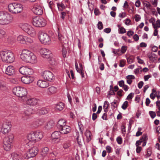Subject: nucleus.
Listing matches in <instances>:
<instances>
[{
	"instance_id": "1",
	"label": "nucleus",
	"mask_w": 160,
	"mask_h": 160,
	"mask_svg": "<svg viewBox=\"0 0 160 160\" xmlns=\"http://www.w3.org/2000/svg\"><path fill=\"white\" fill-rule=\"evenodd\" d=\"M43 137V132H42L37 131L31 132L27 136V139L28 141L27 143V144L29 146H31L36 142L42 139Z\"/></svg>"
},
{
	"instance_id": "2",
	"label": "nucleus",
	"mask_w": 160,
	"mask_h": 160,
	"mask_svg": "<svg viewBox=\"0 0 160 160\" xmlns=\"http://www.w3.org/2000/svg\"><path fill=\"white\" fill-rule=\"evenodd\" d=\"M0 56L2 61L7 63H11L15 60L13 53L10 51L6 50L0 52Z\"/></svg>"
},
{
	"instance_id": "3",
	"label": "nucleus",
	"mask_w": 160,
	"mask_h": 160,
	"mask_svg": "<svg viewBox=\"0 0 160 160\" xmlns=\"http://www.w3.org/2000/svg\"><path fill=\"white\" fill-rule=\"evenodd\" d=\"M13 19V15L10 14L0 12V24L8 25L12 22Z\"/></svg>"
},
{
	"instance_id": "4",
	"label": "nucleus",
	"mask_w": 160,
	"mask_h": 160,
	"mask_svg": "<svg viewBox=\"0 0 160 160\" xmlns=\"http://www.w3.org/2000/svg\"><path fill=\"white\" fill-rule=\"evenodd\" d=\"M23 8L20 3L14 2L10 3L8 6V10L12 13L18 14L21 12Z\"/></svg>"
},
{
	"instance_id": "5",
	"label": "nucleus",
	"mask_w": 160,
	"mask_h": 160,
	"mask_svg": "<svg viewBox=\"0 0 160 160\" xmlns=\"http://www.w3.org/2000/svg\"><path fill=\"white\" fill-rule=\"evenodd\" d=\"M32 23L33 25L37 27H42L46 24V21L41 17H35L33 18Z\"/></svg>"
},
{
	"instance_id": "6",
	"label": "nucleus",
	"mask_w": 160,
	"mask_h": 160,
	"mask_svg": "<svg viewBox=\"0 0 160 160\" xmlns=\"http://www.w3.org/2000/svg\"><path fill=\"white\" fill-rule=\"evenodd\" d=\"M13 138L14 136L12 134L6 136L4 138L3 146L6 151H8L10 149L11 144L13 141Z\"/></svg>"
},
{
	"instance_id": "7",
	"label": "nucleus",
	"mask_w": 160,
	"mask_h": 160,
	"mask_svg": "<svg viewBox=\"0 0 160 160\" xmlns=\"http://www.w3.org/2000/svg\"><path fill=\"white\" fill-rule=\"evenodd\" d=\"M38 38L41 42L44 44H49L51 43L50 36L42 32H39L38 33Z\"/></svg>"
},
{
	"instance_id": "8",
	"label": "nucleus",
	"mask_w": 160,
	"mask_h": 160,
	"mask_svg": "<svg viewBox=\"0 0 160 160\" xmlns=\"http://www.w3.org/2000/svg\"><path fill=\"white\" fill-rule=\"evenodd\" d=\"M12 91L14 94L21 98L25 96L27 94V89L24 88L20 87H14Z\"/></svg>"
},
{
	"instance_id": "9",
	"label": "nucleus",
	"mask_w": 160,
	"mask_h": 160,
	"mask_svg": "<svg viewBox=\"0 0 160 160\" xmlns=\"http://www.w3.org/2000/svg\"><path fill=\"white\" fill-rule=\"evenodd\" d=\"M38 149L37 146H33L29 150V151L24 154V157L25 159L33 158L38 154Z\"/></svg>"
},
{
	"instance_id": "10",
	"label": "nucleus",
	"mask_w": 160,
	"mask_h": 160,
	"mask_svg": "<svg viewBox=\"0 0 160 160\" xmlns=\"http://www.w3.org/2000/svg\"><path fill=\"white\" fill-rule=\"evenodd\" d=\"M12 127L11 123L9 122H4L2 124L1 132L3 134L8 132Z\"/></svg>"
},
{
	"instance_id": "11",
	"label": "nucleus",
	"mask_w": 160,
	"mask_h": 160,
	"mask_svg": "<svg viewBox=\"0 0 160 160\" xmlns=\"http://www.w3.org/2000/svg\"><path fill=\"white\" fill-rule=\"evenodd\" d=\"M32 52L27 49L23 50L21 54L20 58L23 61L27 62Z\"/></svg>"
},
{
	"instance_id": "12",
	"label": "nucleus",
	"mask_w": 160,
	"mask_h": 160,
	"mask_svg": "<svg viewBox=\"0 0 160 160\" xmlns=\"http://www.w3.org/2000/svg\"><path fill=\"white\" fill-rule=\"evenodd\" d=\"M43 78L45 79L50 82L53 80L54 79V75L50 71H45L42 75Z\"/></svg>"
},
{
	"instance_id": "13",
	"label": "nucleus",
	"mask_w": 160,
	"mask_h": 160,
	"mask_svg": "<svg viewBox=\"0 0 160 160\" xmlns=\"http://www.w3.org/2000/svg\"><path fill=\"white\" fill-rule=\"evenodd\" d=\"M20 72L22 75H30L33 73L32 69L27 67H22L19 69Z\"/></svg>"
},
{
	"instance_id": "14",
	"label": "nucleus",
	"mask_w": 160,
	"mask_h": 160,
	"mask_svg": "<svg viewBox=\"0 0 160 160\" xmlns=\"http://www.w3.org/2000/svg\"><path fill=\"white\" fill-rule=\"evenodd\" d=\"M40 53L42 57L46 58H49L52 55L51 51L45 48L41 49L40 50Z\"/></svg>"
},
{
	"instance_id": "15",
	"label": "nucleus",
	"mask_w": 160,
	"mask_h": 160,
	"mask_svg": "<svg viewBox=\"0 0 160 160\" xmlns=\"http://www.w3.org/2000/svg\"><path fill=\"white\" fill-rule=\"evenodd\" d=\"M32 11L36 14L41 15L42 13V8L38 4H35L32 8Z\"/></svg>"
},
{
	"instance_id": "16",
	"label": "nucleus",
	"mask_w": 160,
	"mask_h": 160,
	"mask_svg": "<svg viewBox=\"0 0 160 160\" xmlns=\"http://www.w3.org/2000/svg\"><path fill=\"white\" fill-rule=\"evenodd\" d=\"M22 82L25 84H28L32 83L34 80V78L30 75L22 77L21 78Z\"/></svg>"
},
{
	"instance_id": "17",
	"label": "nucleus",
	"mask_w": 160,
	"mask_h": 160,
	"mask_svg": "<svg viewBox=\"0 0 160 160\" xmlns=\"http://www.w3.org/2000/svg\"><path fill=\"white\" fill-rule=\"evenodd\" d=\"M39 100L35 98H30L26 101L27 104L30 106H35L39 102Z\"/></svg>"
},
{
	"instance_id": "18",
	"label": "nucleus",
	"mask_w": 160,
	"mask_h": 160,
	"mask_svg": "<svg viewBox=\"0 0 160 160\" xmlns=\"http://www.w3.org/2000/svg\"><path fill=\"white\" fill-rule=\"evenodd\" d=\"M61 134H65L70 133L71 132V128L67 125H65L59 129Z\"/></svg>"
},
{
	"instance_id": "19",
	"label": "nucleus",
	"mask_w": 160,
	"mask_h": 160,
	"mask_svg": "<svg viewBox=\"0 0 160 160\" xmlns=\"http://www.w3.org/2000/svg\"><path fill=\"white\" fill-rule=\"evenodd\" d=\"M14 68L12 66H9L6 70V73L9 76H12L14 74Z\"/></svg>"
},
{
	"instance_id": "20",
	"label": "nucleus",
	"mask_w": 160,
	"mask_h": 160,
	"mask_svg": "<svg viewBox=\"0 0 160 160\" xmlns=\"http://www.w3.org/2000/svg\"><path fill=\"white\" fill-rule=\"evenodd\" d=\"M38 86L41 88H45L49 86V83L46 81L42 80H39L37 82Z\"/></svg>"
},
{
	"instance_id": "21",
	"label": "nucleus",
	"mask_w": 160,
	"mask_h": 160,
	"mask_svg": "<svg viewBox=\"0 0 160 160\" xmlns=\"http://www.w3.org/2000/svg\"><path fill=\"white\" fill-rule=\"evenodd\" d=\"M58 38L59 40L62 43H64L66 41V39L63 36V32L62 30L58 29Z\"/></svg>"
},
{
	"instance_id": "22",
	"label": "nucleus",
	"mask_w": 160,
	"mask_h": 160,
	"mask_svg": "<svg viewBox=\"0 0 160 160\" xmlns=\"http://www.w3.org/2000/svg\"><path fill=\"white\" fill-rule=\"evenodd\" d=\"M37 62V59L36 56L32 52L27 62L34 63Z\"/></svg>"
},
{
	"instance_id": "23",
	"label": "nucleus",
	"mask_w": 160,
	"mask_h": 160,
	"mask_svg": "<svg viewBox=\"0 0 160 160\" xmlns=\"http://www.w3.org/2000/svg\"><path fill=\"white\" fill-rule=\"evenodd\" d=\"M61 134L60 131H55L52 133L51 138L53 140H58Z\"/></svg>"
},
{
	"instance_id": "24",
	"label": "nucleus",
	"mask_w": 160,
	"mask_h": 160,
	"mask_svg": "<svg viewBox=\"0 0 160 160\" xmlns=\"http://www.w3.org/2000/svg\"><path fill=\"white\" fill-rule=\"evenodd\" d=\"M66 120L63 119H60L58 122L57 124V127L59 129L62 127L66 125Z\"/></svg>"
},
{
	"instance_id": "25",
	"label": "nucleus",
	"mask_w": 160,
	"mask_h": 160,
	"mask_svg": "<svg viewBox=\"0 0 160 160\" xmlns=\"http://www.w3.org/2000/svg\"><path fill=\"white\" fill-rule=\"evenodd\" d=\"M54 125V121L51 120L48 122L45 125V127L46 129L49 130L52 128Z\"/></svg>"
},
{
	"instance_id": "26",
	"label": "nucleus",
	"mask_w": 160,
	"mask_h": 160,
	"mask_svg": "<svg viewBox=\"0 0 160 160\" xmlns=\"http://www.w3.org/2000/svg\"><path fill=\"white\" fill-rule=\"evenodd\" d=\"M85 135L87 138V142H88L92 139V135L91 132L90 131L86 130V131L85 132Z\"/></svg>"
},
{
	"instance_id": "27",
	"label": "nucleus",
	"mask_w": 160,
	"mask_h": 160,
	"mask_svg": "<svg viewBox=\"0 0 160 160\" xmlns=\"http://www.w3.org/2000/svg\"><path fill=\"white\" fill-rule=\"evenodd\" d=\"M28 34L32 36H34L36 34V32L33 28L31 26L29 28L27 31L26 32Z\"/></svg>"
},
{
	"instance_id": "28",
	"label": "nucleus",
	"mask_w": 160,
	"mask_h": 160,
	"mask_svg": "<svg viewBox=\"0 0 160 160\" xmlns=\"http://www.w3.org/2000/svg\"><path fill=\"white\" fill-rule=\"evenodd\" d=\"M20 28L25 32L27 31L30 25L27 23H22L20 25Z\"/></svg>"
},
{
	"instance_id": "29",
	"label": "nucleus",
	"mask_w": 160,
	"mask_h": 160,
	"mask_svg": "<svg viewBox=\"0 0 160 160\" xmlns=\"http://www.w3.org/2000/svg\"><path fill=\"white\" fill-rule=\"evenodd\" d=\"M57 88L54 86H51L48 89V92L49 94H52L57 92Z\"/></svg>"
},
{
	"instance_id": "30",
	"label": "nucleus",
	"mask_w": 160,
	"mask_h": 160,
	"mask_svg": "<svg viewBox=\"0 0 160 160\" xmlns=\"http://www.w3.org/2000/svg\"><path fill=\"white\" fill-rule=\"evenodd\" d=\"M65 105L62 102H59L57 103L56 105V108L57 109L59 110H62L64 108Z\"/></svg>"
},
{
	"instance_id": "31",
	"label": "nucleus",
	"mask_w": 160,
	"mask_h": 160,
	"mask_svg": "<svg viewBox=\"0 0 160 160\" xmlns=\"http://www.w3.org/2000/svg\"><path fill=\"white\" fill-rule=\"evenodd\" d=\"M25 36L22 35H19L17 37V40L20 43L22 44L25 43Z\"/></svg>"
},
{
	"instance_id": "32",
	"label": "nucleus",
	"mask_w": 160,
	"mask_h": 160,
	"mask_svg": "<svg viewBox=\"0 0 160 160\" xmlns=\"http://www.w3.org/2000/svg\"><path fill=\"white\" fill-rule=\"evenodd\" d=\"M25 158L24 157L23 158L21 155L17 153L14 154L13 157V160H24Z\"/></svg>"
},
{
	"instance_id": "33",
	"label": "nucleus",
	"mask_w": 160,
	"mask_h": 160,
	"mask_svg": "<svg viewBox=\"0 0 160 160\" xmlns=\"http://www.w3.org/2000/svg\"><path fill=\"white\" fill-rule=\"evenodd\" d=\"M34 112V111L31 108L25 110L24 112L25 115L27 116L30 115Z\"/></svg>"
},
{
	"instance_id": "34",
	"label": "nucleus",
	"mask_w": 160,
	"mask_h": 160,
	"mask_svg": "<svg viewBox=\"0 0 160 160\" xmlns=\"http://www.w3.org/2000/svg\"><path fill=\"white\" fill-rule=\"evenodd\" d=\"M48 112V109L45 108H42L39 110L38 112L40 114L43 115L47 113Z\"/></svg>"
},
{
	"instance_id": "35",
	"label": "nucleus",
	"mask_w": 160,
	"mask_h": 160,
	"mask_svg": "<svg viewBox=\"0 0 160 160\" xmlns=\"http://www.w3.org/2000/svg\"><path fill=\"white\" fill-rule=\"evenodd\" d=\"M148 140V138L146 134H144L142 137V140L143 142L142 146H145Z\"/></svg>"
},
{
	"instance_id": "36",
	"label": "nucleus",
	"mask_w": 160,
	"mask_h": 160,
	"mask_svg": "<svg viewBox=\"0 0 160 160\" xmlns=\"http://www.w3.org/2000/svg\"><path fill=\"white\" fill-rule=\"evenodd\" d=\"M71 146L70 142L69 141L65 142L63 144V148L64 149L68 148Z\"/></svg>"
},
{
	"instance_id": "37",
	"label": "nucleus",
	"mask_w": 160,
	"mask_h": 160,
	"mask_svg": "<svg viewBox=\"0 0 160 160\" xmlns=\"http://www.w3.org/2000/svg\"><path fill=\"white\" fill-rule=\"evenodd\" d=\"M52 55H51L49 58H48V61L49 63L51 65H55L56 63V61L54 58L52 57Z\"/></svg>"
},
{
	"instance_id": "38",
	"label": "nucleus",
	"mask_w": 160,
	"mask_h": 160,
	"mask_svg": "<svg viewBox=\"0 0 160 160\" xmlns=\"http://www.w3.org/2000/svg\"><path fill=\"white\" fill-rule=\"evenodd\" d=\"M49 151V148L48 147H44L43 148L41 152V154L45 156L48 153Z\"/></svg>"
},
{
	"instance_id": "39",
	"label": "nucleus",
	"mask_w": 160,
	"mask_h": 160,
	"mask_svg": "<svg viewBox=\"0 0 160 160\" xmlns=\"http://www.w3.org/2000/svg\"><path fill=\"white\" fill-rule=\"evenodd\" d=\"M109 103L107 101H105L104 102L103 108L105 112H107L108 111V108L109 106Z\"/></svg>"
},
{
	"instance_id": "40",
	"label": "nucleus",
	"mask_w": 160,
	"mask_h": 160,
	"mask_svg": "<svg viewBox=\"0 0 160 160\" xmlns=\"http://www.w3.org/2000/svg\"><path fill=\"white\" fill-rule=\"evenodd\" d=\"M143 5L148 9H151V6L149 2L147 1H144L143 2Z\"/></svg>"
},
{
	"instance_id": "41",
	"label": "nucleus",
	"mask_w": 160,
	"mask_h": 160,
	"mask_svg": "<svg viewBox=\"0 0 160 160\" xmlns=\"http://www.w3.org/2000/svg\"><path fill=\"white\" fill-rule=\"evenodd\" d=\"M25 43L26 44H28L32 42L33 40L32 38H30L25 37Z\"/></svg>"
},
{
	"instance_id": "42",
	"label": "nucleus",
	"mask_w": 160,
	"mask_h": 160,
	"mask_svg": "<svg viewBox=\"0 0 160 160\" xmlns=\"http://www.w3.org/2000/svg\"><path fill=\"white\" fill-rule=\"evenodd\" d=\"M40 126L42 125L45 122V120L42 118H39L37 120Z\"/></svg>"
},
{
	"instance_id": "43",
	"label": "nucleus",
	"mask_w": 160,
	"mask_h": 160,
	"mask_svg": "<svg viewBox=\"0 0 160 160\" xmlns=\"http://www.w3.org/2000/svg\"><path fill=\"white\" fill-rule=\"evenodd\" d=\"M128 102L125 101L122 104V108L123 110H126L128 107Z\"/></svg>"
},
{
	"instance_id": "44",
	"label": "nucleus",
	"mask_w": 160,
	"mask_h": 160,
	"mask_svg": "<svg viewBox=\"0 0 160 160\" xmlns=\"http://www.w3.org/2000/svg\"><path fill=\"white\" fill-rule=\"evenodd\" d=\"M77 140L79 145L80 146L82 144V142L83 141V139L82 138L78 136L77 138Z\"/></svg>"
},
{
	"instance_id": "45",
	"label": "nucleus",
	"mask_w": 160,
	"mask_h": 160,
	"mask_svg": "<svg viewBox=\"0 0 160 160\" xmlns=\"http://www.w3.org/2000/svg\"><path fill=\"white\" fill-rule=\"evenodd\" d=\"M98 28L99 30H102L103 29V26L102 22L101 21L98 22L97 24Z\"/></svg>"
},
{
	"instance_id": "46",
	"label": "nucleus",
	"mask_w": 160,
	"mask_h": 160,
	"mask_svg": "<svg viewBox=\"0 0 160 160\" xmlns=\"http://www.w3.org/2000/svg\"><path fill=\"white\" fill-rule=\"evenodd\" d=\"M6 83L3 81L0 80V88H3L6 87Z\"/></svg>"
},
{
	"instance_id": "47",
	"label": "nucleus",
	"mask_w": 160,
	"mask_h": 160,
	"mask_svg": "<svg viewBox=\"0 0 160 160\" xmlns=\"http://www.w3.org/2000/svg\"><path fill=\"white\" fill-rule=\"evenodd\" d=\"M127 46H122L121 48V52L122 53H124L127 50Z\"/></svg>"
},
{
	"instance_id": "48",
	"label": "nucleus",
	"mask_w": 160,
	"mask_h": 160,
	"mask_svg": "<svg viewBox=\"0 0 160 160\" xmlns=\"http://www.w3.org/2000/svg\"><path fill=\"white\" fill-rule=\"evenodd\" d=\"M119 33L123 34L126 32L125 29L123 27H121L120 29L118 30Z\"/></svg>"
},
{
	"instance_id": "49",
	"label": "nucleus",
	"mask_w": 160,
	"mask_h": 160,
	"mask_svg": "<svg viewBox=\"0 0 160 160\" xmlns=\"http://www.w3.org/2000/svg\"><path fill=\"white\" fill-rule=\"evenodd\" d=\"M106 149L108 153H110L112 151V148L109 146H107L106 147Z\"/></svg>"
},
{
	"instance_id": "50",
	"label": "nucleus",
	"mask_w": 160,
	"mask_h": 160,
	"mask_svg": "<svg viewBox=\"0 0 160 160\" xmlns=\"http://www.w3.org/2000/svg\"><path fill=\"white\" fill-rule=\"evenodd\" d=\"M5 34V31L3 30L0 28V38L3 37Z\"/></svg>"
},
{
	"instance_id": "51",
	"label": "nucleus",
	"mask_w": 160,
	"mask_h": 160,
	"mask_svg": "<svg viewBox=\"0 0 160 160\" xmlns=\"http://www.w3.org/2000/svg\"><path fill=\"white\" fill-rule=\"evenodd\" d=\"M117 102V101L115 100L111 103L112 108V109H114L117 107V105H116Z\"/></svg>"
},
{
	"instance_id": "52",
	"label": "nucleus",
	"mask_w": 160,
	"mask_h": 160,
	"mask_svg": "<svg viewBox=\"0 0 160 160\" xmlns=\"http://www.w3.org/2000/svg\"><path fill=\"white\" fill-rule=\"evenodd\" d=\"M125 65V61L124 60H122L120 61L119 66L121 67H123Z\"/></svg>"
},
{
	"instance_id": "53",
	"label": "nucleus",
	"mask_w": 160,
	"mask_h": 160,
	"mask_svg": "<svg viewBox=\"0 0 160 160\" xmlns=\"http://www.w3.org/2000/svg\"><path fill=\"white\" fill-rule=\"evenodd\" d=\"M134 96V93H130L127 97L126 99L128 100H130L132 99Z\"/></svg>"
},
{
	"instance_id": "54",
	"label": "nucleus",
	"mask_w": 160,
	"mask_h": 160,
	"mask_svg": "<svg viewBox=\"0 0 160 160\" xmlns=\"http://www.w3.org/2000/svg\"><path fill=\"white\" fill-rule=\"evenodd\" d=\"M149 114L150 115L151 117L152 118H154L156 115L155 112L152 111H149Z\"/></svg>"
},
{
	"instance_id": "55",
	"label": "nucleus",
	"mask_w": 160,
	"mask_h": 160,
	"mask_svg": "<svg viewBox=\"0 0 160 160\" xmlns=\"http://www.w3.org/2000/svg\"><path fill=\"white\" fill-rule=\"evenodd\" d=\"M116 140L118 143L119 144H121L122 143V139L121 137H118L117 138Z\"/></svg>"
},
{
	"instance_id": "56",
	"label": "nucleus",
	"mask_w": 160,
	"mask_h": 160,
	"mask_svg": "<svg viewBox=\"0 0 160 160\" xmlns=\"http://www.w3.org/2000/svg\"><path fill=\"white\" fill-rule=\"evenodd\" d=\"M156 55L154 53H151L150 55H149L148 57L150 59H152L155 58Z\"/></svg>"
},
{
	"instance_id": "57",
	"label": "nucleus",
	"mask_w": 160,
	"mask_h": 160,
	"mask_svg": "<svg viewBox=\"0 0 160 160\" xmlns=\"http://www.w3.org/2000/svg\"><path fill=\"white\" fill-rule=\"evenodd\" d=\"M66 16V13L64 12H61L60 17L62 19L64 20L65 17Z\"/></svg>"
},
{
	"instance_id": "58",
	"label": "nucleus",
	"mask_w": 160,
	"mask_h": 160,
	"mask_svg": "<svg viewBox=\"0 0 160 160\" xmlns=\"http://www.w3.org/2000/svg\"><path fill=\"white\" fill-rule=\"evenodd\" d=\"M134 18L136 22L139 21L141 19L140 16L138 14H136Z\"/></svg>"
},
{
	"instance_id": "59",
	"label": "nucleus",
	"mask_w": 160,
	"mask_h": 160,
	"mask_svg": "<svg viewBox=\"0 0 160 160\" xmlns=\"http://www.w3.org/2000/svg\"><path fill=\"white\" fill-rule=\"evenodd\" d=\"M32 125L33 126V127L35 128H37L38 127L40 126L37 120L33 123Z\"/></svg>"
},
{
	"instance_id": "60",
	"label": "nucleus",
	"mask_w": 160,
	"mask_h": 160,
	"mask_svg": "<svg viewBox=\"0 0 160 160\" xmlns=\"http://www.w3.org/2000/svg\"><path fill=\"white\" fill-rule=\"evenodd\" d=\"M142 142V137H141L139 140L136 141L135 144L136 146L137 147H138V146L140 145Z\"/></svg>"
},
{
	"instance_id": "61",
	"label": "nucleus",
	"mask_w": 160,
	"mask_h": 160,
	"mask_svg": "<svg viewBox=\"0 0 160 160\" xmlns=\"http://www.w3.org/2000/svg\"><path fill=\"white\" fill-rule=\"evenodd\" d=\"M118 83L120 87H122L125 85L124 82L123 80L118 81Z\"/></svg>"
},
{
	"instance_id": "62",
	"label": "nucleus",
	"mask_w": 160,
	"mask_h": 160,
	"mask_svg": "<svg viewBox=\"0 0 160 160\" xmlns=\"http://www.w3.org/2000/svg\"><path fill=\"white\" fill-rule=\"evenodd\" d=\"M126 78L127 79H134L135 78L134 76L133 75H128L126 76Z\"/></svg>"
},
{
	"instance_id": "63",
	"label": "nucleus",
	"mask_w": 160,
	"mask_h": 160,
	"mask_svg": "<svg viewBox=\"0 0 160 160\" xmlns=\"http://www.w3.org/2000/svg\"><path fill=\"white\" fill-rule=\"evenodd\" d=\"M151 2L154 7H156L157 5L158 0H151Z\"/></svg>"
},
{
	"instance_id": "64",
	"label": "nucleus",
	"mask_w": 160,
	"mask_h": 160,
	"mask_svg": "<svg viewBox=\"0 0 160 160\" xmlns=\"http://www.w3.org/2000/svg\"><path fill=\"white\" fill-rule=\"evenodd\" d=\"M123 92V91L122 89H120L117 92V94L119 96L122 97L123 96V95L122 94V93Z\"/></svg>"
}]
</instances>
